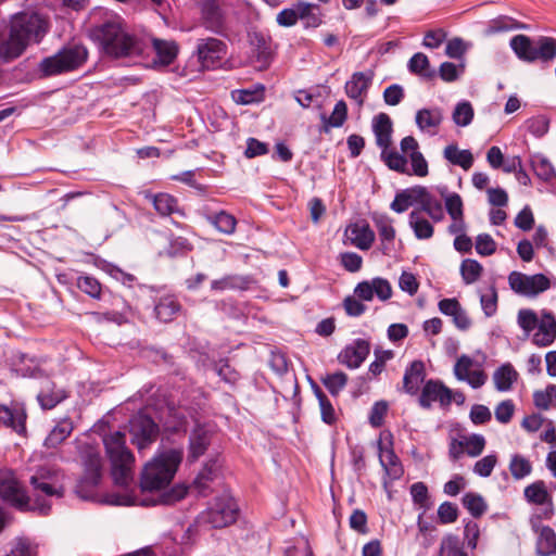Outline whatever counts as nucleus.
I'll use <instances>...</instances> for the list:
<instances>
[{
  "label": "nucleus",
  "mask_w": 556,
  "mask_h": 556,
  "mask_svg": "<svg viewBox=\"0 0 556 556\" xmlns=\"http://www.w3.org/2000/svg\"><path fill=\"white\" fill-rule=\"evenodd\" d=\"M35 498L31 500L26 489L11 469H0V498L20 511H35L46 516L51 509V502L42 498L62 497L64 495V475L54 467H39L29 478Z\"/></svg>",
  "instance_id": "f257e3e1"
},
{
  "label": "nucleus",
  "mask_w": 556,
  "mask_h": 556,
  "mask_svg": "<svg viewBox=\"0 0 556 556\" xmlns=\"http://www.w3.org/2000/svg\"><path fill=\"white\" fill-rule=\"evenodd\" d=\"M48 28V21L36 12L15 14L8 39L0 42V59L4 62L17 59L29 45L40 42Z\"/></svg>",
  "instance_id": "f03ea898"
},
{
  "label": "nucleus",
  "mask_w": 556,
  "mask_h": 556,
  "mask_svg": "<svg viewBox=\"0 0 556 556\" xmlns=\"http://www.w3.org/2000/svg\"><path fill=\"white\" fill-rule=\"evenodd\" d=\"M91 37L102 51L113 59L135 60L143 54L146 48V45L127 33L117 20H110L96 26L91 30Z\"/></svg>",
  "instance_id": "7ed1b4c3"
},
{
  "label": "nucleus",
  "mask_w": 556,
  "mask_h": 556,
  "mask_svg": "<svg viewBox=\"0 0 556 556\" xmlns=\"http://www.w3.org/2000/svg\"><path fill=\"white\" fill-rule=\"evenodd\" d=\"M182 456L181 448H169L157 453L142 469L141 490L152 492L167 488L175 477Z\"/></svg>",
  "instance_id": "20e7f679"
},
{
  "label": "nucleus",
  "mask_w": 556,
  "mask_h": 556,
  "mask_svg": "<svg viewBox=\"0 0 556 556\" xmlns=\"http://www.w3.org/2000/svg\"><path fill=\"white\" fill-rule=\"evenodd\" d=\"M106 455L111 463V475L115 484L127 486L134 479L135 457L126 446V435L114 431L103 437Z\"/></svg>",
  "instance_id": "39448f33"
},
{
  "label": "nucleus",
  "mask_w": 556,
  "mask_h": 556,
  "mask_svg": "<svg viewBox=\"0 0 556 556\" xmlns=\"http://www.w3.org/2000/svg\"><path fill=\"white\" fill-rule=\"evenodd\" d=\"M88 58V51L83 45H67L53 55L43 58L38 70L43 77H51L79 68Z\"/></svg>",
  "instance_id": "423d86ee"
},
{
  "label": "nucleus",
  "mask_w": 556,
  "mask_h": 556,
  "mask_svg": "<svg viewBox=\"0 0 556 556\" xmlns=\"http://www.w3.org/2000/svg\"><path fill=\"white\" fill-rule=\"evenodd\" d=\"M509 45L517 58L523 62H548L556 56V40L551 37L542 36L533 40L526 35H516Z\"/></svg>",
  "instance_id": "0eeeda50"
},
{
  "label": "nucleus",
  "mask_w": 556,
  "mask_h": 556,
  "mask_svg": "<svg viewBox=\"0 0 556 556\" xmlns=\"http://www.w3.org/2000/svg\"><path fill=\"white\" fill-rule=\"evenodd\" d=\"M84 463V476L76 485V493L83 500H93L94 490L102 478V458L98 451L87 446L81 455Z\"/></svg>",
  "instance_id": "6e6552de"
},
{
  "label": "nucleus",
  "mask_w": 556,
  "mask_h": 556,
  "mask_svg": "<svg viewBox=\"0 0 556 556\" xmlns=\"http://www.w3.org/2000/svg\"><path fill=\"white\" fill-rule=\"evenodd\" d=\"M237 516V503L228 494H223L216 497L214 504L200 515V520L212 528L218 529L233 523Z\"/></svg>",
  "instance_id": "1a4fd4ad"
},
{
  "label": "nucleus",
  "mask_w": 556,
  "mask_h": 556,
  "mask_svg": "<svg viewBox=\"0 0 556 556\" xmlns=\"http://www.w3.org/2000/svg\"><path fill=\"white\" fill-rule=\"evenodd\" d=\"M508 285L516 294L535 298L551 288V280L544 274L526 275L514 270L508 275Z\"/></svg>",
  "instance_id": "9d476101"
},
{
  "label": "nucleus",
  "mask_w": 556,
  "mask_h": 556,
  "mask_svg": "<svg viewBox=\"0 0 556 556\" xmlns=\"http://www.w3.org/2000/svg\"><path fill=\"white\" fill-rule=\"evenodd\" d=\"M129 433L131 443L142 452L156 441L160 428L159 425L148 415L137 414L129 421Z\"/></svg>",
  "instance_id": "9b49d317"
},
{
  "label": "nucleus",
  "mask_w": 556,
  "mask_h": 556,
  "mask_svg": "<svg viewBox=\"0 0 556 556\" xmlns=\"http://www.w3.org/2000/svg\"><path fill=\"white\" fill-rule=\"evenodd\" d=\"M226 54V45L217 38L199 39L197 55L201 65L205 68L215 67Z\"/></svg>",
  "instance_id": "f8f14e48"
},
{
  "label": "nucleus",
  "mask_w": 556,
  "mask_h": 556,
  "mask_svg": "<svg viewBox=\"0 0 556 556\" xmlns=\"http://www.w3.org/2000/svg\"><path fill=\"white\" fill-rule=\"evenodd\" d=\"M201 12L205 28L219 36H227L226 14L219 0H205Z\"/></svg>",
  "instance_id": "ddd939ff"
},
{
  "label": "nucleus",
  "mask_w": 556,
  "mask_h": 556,
  "mask_svg": "<svg viewBox=\"0 0 556 556\" xmlns=\"http://www.w3.org/2000/svg\"><path fill=\"white\" fill-rule=\"evenodd\" d=\"M473 359L463 354L454 365L453 372L458 381L467 382L471 388L479 389L488 380L486 374L482 369H472Z\"/></svg>",
  "instance_id": "4468645a"
},
{
  "label": "nucleus",
  "mask_w": 556,
  "mask_h": 556,
  "mask_svg": "<svg viewBox=\"0 0 556 556\" xmlns=\"http://www.w3.org/2000/svg\"><path fill=\"white\" fill-rule=\"evenodd\" d=\"M453 391L439 380H428L420 393L419 404L424 408H430L433 402H439L442 407L452 403Z\"/></svg>",
  "instance_id": "2eb2a0df"
},
{
  "label": "nucleus",
  "mask_w": 556,
  "mask_h": 556,
  "mask_svg": "<svg viewBox=\"0 0 556 556\" xmlns=\"http://www.w3.org/2000/svg\"><path fill=\"white\" fill-rule=\"evenodd\" d=\"M372 75L364 72H356L351 79L345 83L346 96L354 100L358 108L364 105L368 89L371 85Z\"/></svg>",
  "instance_id": "dca6fc26"
},
{
  "label": "nucleus",
  "mask_w": 556,
  "mask_h": 556,
  "mask_svg": "<svg viewBox=\"0 0 556 556\" xmlns=\"http://www.w3.org/2000/svg\"><path fill=\"white\" fill-rule=\"evenodd\" d=\"M532 342L536 346H548L556 339V318L552 312L542 311Z\"/></svg>",
  "instance_id": "f3484780"
},
{
  "label": "nucleus",
  "mask_w": 556,
  "mask_h": 556,
  "mask_svg": "<svg viewBox=\"0 0 556 556\" xmlns=\"http://www.w3.org/2000/svg\"><path fill=\"white\" fill-rule=\"evenodd\" d=\"M438 306L442 314L453 318V324L457 329L466 331L471 327V319L455 298L443 299Z\"/></svg>",
  "instance_id": "a211bd4d"
},
{
  "label": "nucleus",
  "mask_w": 556,
  "mask_h": 556,
  "mask_svg": "<svg viewBox=\"0 0 556 556\" xmlns=\"http://www.w3.org/2000/svg\"><path fill=\"white\" fill-rule=\"evenodd\" d=\"M370 351V344L363 339H357L346 346L340 354V362L349 368H358L366 359Z\"/></svg>",
  "instance_id": "6ab92c4d"
},
{
  "label": "nucleus",
  "mask_w": 556,
  "mask_h": 556,
  "mask_svg": "<svg viewBox=\"0 0 556 556\" xmlns=\"http://www.w3.org/2000/svg\"><path fill=\"white\" fill-rule=\"evenodd\" d=\"M67 397L66 392L56 388L55 383L48 378L41 382L37 400L43 409H51Z\"/></svg>",
  "instance_id": "aec40b11"
},
{
  "label": "nucleus",
  "mask_w": 556,
  "mask_h": 556,
  "mask_svg": "<svg viewBox=\"0 0 556 556\" xmlns=\"http://www.w3.org/2000/svg\"><path fill=\"white\" fill-rule=\"evenodd\" d=\"M211 432L203 426L198 425L189 437V460H197L199 457L204 455L210 443H211Z\"/></svg>",
  "instance_id": "412c9836"
},
{
  "label": "nucleus",
  "mask_w": 556,
  "mask_h": 556,
  "mask_svg": "<svg viewBox=\"0 0 556 556\" xmlns=\"http://www.w3.org/2000/svg\"><path fill=\"white\" fill-rule=\"evenodd\" d=\"M426 377L425 364L421 361H414L406 367L403 377V389L406 393L415 395Z\"/></svg>",
  "instance_id": "4be33fe9"
},
{
  "label": "nucleus",
  "mask_w": 556,
  "mask_h": 556,
  "mask_svg": "<svg viewBox=\"0 0 556 556\" xmlns=\"http://www.w3.org/2000/svg\"><path fill=\"white\" fill-rule=\"evenodd\" d=\"M218 466L215 460L207 462L198 473L191 489L201 496H207L212 492L211 483L217 478Z\"/></svg>",
  "instance_id": "5701e85b"
},
{
  "label": "nucleus",
  "mask_w": 556,
  "mask_h": 556,
  "mask_svg": "<svg viewBox=\"0 0 556 556\" xmlns=\"http://www.w3.org/2000/svg\"><path fill=\"white\" fill-rule=\"evenodd\" d=\"M535 533L536 556H556V532L549 526H539Z\"/></svg>",
  "instance_id": "b1692460"
},
{
  "label": "nucleus",
  "mask_w": 556,
  "mask_h": 556,
  "mask_svg": "<svg viewBox=\"0 0 556 556\" xmlns=\"http://www.w3.org/2000/svg\"><path fill=\"white\" fill-rule=\"evenodd\" d=\"M415 121L421 131L435 135L443 121L442 110L439 108L418 110Z\"/></svg>",
  "instance_id": "393cba45"
},
{
  "label": "nucleus",
  "mask_w": 556,
  "mask_h": 556,
  "mask_svg": "<svg viewBox=\"0 0 556 556\" xmlns=\"http://www.w3.org/2000/svg\"><path fill=\"white\" fill-rule=\"evenodd\" d=\"M372 129L376 136V143L381 149H389L391 144L392 122L388 114L380 113L375 116Z\"/></svg>",
  "instance_id": "a878e982"
},
{
  "label": "nucleus",
  "mask_w": 556,
  "mask_h": 556,
  "mask_svg": "<svg viewBox=\"0 0 556 556\" xmlns=\"http://www.w3.org/2000/svg\"><path fill=\"white\" fill-rule=\"evenodd\" d=\"M180 311L181 305L174 295L160 298L154 306L155 317L163 323L172 321Z\"/></svg>",
  "instance_id": "bb28decb"
},
{
  "label": "nucleus",
  "mask_w": 556,
  "mask_h": 556,
  "mask_svg": "<svg viewBox=\"0 0 556 556\" xmlns=\"http://www.w3.org/2000/svg\"><path fill=\"white\" fill-rule=\"evenodd\" d=\"M351 242L361 250H368L375 241V232L368 224H354L348 228Z\"/></svg>",
  "instance_id": "cd10ccee"
},
{
  "label": "nucleus",
  "mask_w": 556,
  "mask_h": 556,
  "mask_svg": "<svg viewBox=\"0 0 556 556\" xmlns=\"http://www.w3.org/2000/svg\"><path fill=\"white\" fill-rule=\"evenodd\" d=\"M26 414L20 408H10L8 406H0V422L5 427L12 428L16 433L22 434L25 432Z\"/></svg>",
  "instance_id": "c85d7f7f"
},
{
  "label": "nucleus",
  "mask_w": 556,
  "mask_h": 556,
  "mask_svg": "<svg viewBox=\"0 0 556 556\" xmlns=\"http://www.w3.org/2000/svg\"><path fill=\"white\" fill-rule=\"evenodd\" d=\"M379 460H380L381 466L384 469L386 475L390 479L397 480L403 476V473H404L403 466L393 450H391V448L383 450L380 446Z\"/></svg>",
  "instance_id": "c756f323"
},
{
  "label": "nucleus",
  "mask_w": 556,
  "mask_h": 556,
  "mask_svg": "<svg viewBox=\"0 0 556 556\" xmlns=\"http://www.w3.org/2000/svg\"><path fill=\"white\" fill-rule=\"evenodd\" d=\"M74 429L73 422L70 418H64L60 420L53 429L49 432L48 437L45 440L43 445L47 448H55L62 442L70 437Z\"/></svg>",
  "instance_id": "7c9ffc66"
},
{
  "label": "nucleus",
  "mask_w": 556,
  "mask_h": 556,
  "mask_svg": "<svg viewBox=\"0 0 556 556\" xmlns=\"http://www.w3.org/2000/svg\"><path fill=\"white\" fill-rule=\"evenodd\" d=\"M517 378L518 372L509 363L500 366L493 374L495 389L500 392L509 391Z\"/></svg>",
  "instance_id": "2f4dec72"
},
{
  "label": "nucleus",
  "mask_w": 556,
  "mask_h": 556,
  "mask_svg": "<svg viewBox=\"0 0 556 556\" xmlns=\"http://www.w3.org/2000/svg\"><path fill=\"white\" fill-rule=\"evenodd\" d=\"M528 26L507 15H500L488 22L485 34L488 36L510 31L515 29H527Z\"/></svg>",
  "instance_id": "473e14b6"
},
{
  "label": "nucleus",
  "mask_w": 556,
  "mask_h": 556,
  "mask_svg": "<svg viewBox=\"0 0 556 556\" xmlns=\"http://www.w3.org/2000/svg\"><path fill=\"white\" fill-rule=\"evenodd\" d=\"M443 156L453 165H458L468 170L473 164V155L469 150H460L456 144H448L444 148Z\"/></svg>",
  "instance_id": "72a5a7b5"
},
{
  "label": "nucleus",
  "mask_w": 556,
  "mask_h": 556,
  "mask_svg": "<svg viewBox=\"0 0 556 556\" xmlns=\"http://www.w3.org/2000/svg\"><path fill=\"white\" fill-rule=\"evenodd\" d=\"M299 20L303 21L306 27H318L321 20V10L318 4L309 2H298Z\"/></svg>",
  "instance_id": "f704fd0d"
},
{
  "label": "nucleus",
  "mask_w": 556,
  "mask_h": 556,
  "mask_svg": "<svg viewBox=\"0 0 556 556\" xmlns=\"http://www.w3.org/2000/svg\"><path fill=\"white\" fill-rule=\"evenodd\" d=\"M205 218L222 233L232 235L236 230L237 219L233 215L227 213L226 211L207 214Z\"/></svg>",
  "instance_id": "c9c22d12"
},
{
  "label": "nucleus",
  "mask_w": 556,
  "mask_h": 556,
  "mask_svg": "<svg viewBox=\"0 0 556 556\" xmlns=\"http://www.w3.org/2000/svg\"><path fill=\"white\" fill-rule=\"evenodd\" d=\"M374 222L382 241V252L383 254H388L389 244L392 243L395 238V229L392 226V220L387 215H377L374 216Z\"/></svg>",
  "instance_id": "e433bc0d"
},
{
  "label": "nucleus",
  "mask_w": 556,
  "mask_h": 556,
  "mask_svg": "<svg viewBox=\"0 0 556 556\" xmlns=\"http://www.w3.org/2000/svg\"><path fill=\"white\" fill-rule=\"evenodd\" d=\"M409 226L420 240L430 239L433 236V226L420 211L414 210L409 213Z\"/></svg>",
  "instance_id": "4c0bfd02"
},
{
  "label": "nucleus",
  "mask_w": 556,
  "mask_h": 556,
  "mask_svg": "<svg viewBox=\"0 0 556 556\" xmlns=\"http://www.w3.org/2000/svg\"><path fill=\"white\" fill-rule=\"evenodd\" d=\"M151 201L156 212L162 216H169L175 213L181 214L176 198L168 193L151 195Z\"/></svg>",
  "instance_id": "58836bf2"
},
{
  "label": "nucleus",
  "mask_w": 556,
  "mask_h": 556,
  "mask_svg": "<svg viewBox=\"0 0 556 556\" xmlns=\"http://www.w3.org/2000/svg\"><path fill=\"white\" fill-rule=\"evenodd\" d=\"M348 118V106L343 100L336 103L333 111L329 117L321 115L323 129L328 132L330 128H339L343 126Z\"/></svg>",
  "instance_id": "ea45409f"
},
{
  "label": "nucleus",
  "mask_w": 556,
  "mask_h": 556,
  "mask_svg": "<svg viewBox=\"0 0 556 556\" xmlns=\"http://www.w3.org/2000/svg\"><path fill=\"white\" fill-rule=\"evenodd\" d=\"M249 42L260 61H266L270 55L269 37L262 31L252 30L248 34Z\"/></svg>",
  "instance_id": "a19ab883"
},
{
  "label": "nucleus",
  "mask_w": 556,
  "mask_h": 556,
  "mask_svg": "<svg viewBox=\"0 0 556 556\" xmlns=\"http://www.w3.org/2000/svg\"><path fill=\"white\" fill-rule=\"evenodd\" d=\"M153 48L163 65L170 64L177 56L178 47L174 41L153 39Z\"/></svg>",
  "instance_id": "79ce46f5"
},
{
  "label": "nucleus",
  "mask_w": 556,
  "mask_h": 556,
  "mask_svg": "<svg viewBox=\"0 0 556 556\" xmlns=\"http://www.w3.org/2000/svg\"><path fill=\"white\" fill-rule=\"evenodd\" d=\"M531 165L535 175L544 181H551L556 176L554 166L549 160L542 154L533 155Z\"/></svg>",
  "instance_id": "37998d69"
},
{
  "label": "nucleus",
  "mask_w": 556,
  "mask_h": 556,
  "mask_svg": "<svg viewBox=\"0 0 556 556\" xmlns=\"http://www.w3.org/2000/svg\"><path fill=\"white\" fill-rule=\"evenodd\" d=\"M313 390L319 402L323 421L332 425L336 421V413L331 402L317 384L313 386Z\"/></svg>",
  "instance_id": "c03bdc74"
},
{
  "label": "nucleus",
  "mask_w": 556,
  "mask_h": 556,
  "mask_svg": "<svg viewBox=\"0 0 556 556\" xmlns=\"http://www.w3.org/2000/svg\"><path fill=\"white\" fill-rule=\"evenodd\" d=\"M440 556H468L457 535L447 534L441 541Z\"/></svg>",
  "instance_id": "a18cd8bd"
},
{
  "label": "nucleus",
  "mask_w": 556,
  "mask_h": 556,
  "mask_svg": "<svg viewBox=\"0 0 556 556\" xmlns=\"http://www.w3.org/2000/svg\"><path fill=\"white\" fill-rule=\"evenodd\" d=\"M482 265L471 258L464 260L460 264V275L466 285L476 282L482 274Z\"/></svg>",
  "instance_id": "49530a36"
},
{
  "label": "nucleus",
  "mask_w": 556,
  "mask_h": 556,
  "mask_svg": "<svg viewBox=\"0 0 556 556\" xmlns=\"http://www.w3.org/2000/svg\"><path fill=\"white\" fill-rule=\"evenodd\" d=\"M381 156L390 169L402 174H409L407 169V159L397 151H389L382 149Z\"/></svg>",
  "instance_id": "de8ad7c7"
},
{
  "label": "nucleus",
  "mask_w": 556,
  "mask_h": 556,
  "mask_svg": "<svg viewBox=\"0 0 556 556\" xmlns=\"http://www.w3.org/2000/svg\"><path fill=\"white\" fill-rule=\"evenodd\" d=\"M452 117L457 126H468L473 118V109L471 103L468 101L458 102L454 109Z\"/></svg>",
  "instance_id": "09e8293b"
},
{
  "label": "nucleus",
  "mask_w": 556,
  "mask_h": 556,
  "mask_svg": "<svg viewBox=\"0 0 556 556\" xmlns=\"http://www.w3.org/2000/svg\"><path fill=\"white\" fill-rule=\"evenodd\" d=\"M463 505L476 518L482 516L486 510L483 497L472 492L466 493L463 496Z\"/></svg>",
  "instance_id": "8fccbe9b"
},
{
  "label": "nucleus",
  "mask_w": 556,
  "mask_h": 556,
  "mask_svg": "<svg viewBox=\"0 0 556 556\" xmlns=\"http://www.w3.org/2000/svg\"><path fill=\"white\" fill-rule=\"evenodd\" d=\"M417 211L427 214L435 223L444 219L442 203L432 194Z\"/></svg>",
  "instance_id": "3c124183"
},
{
  "label": "nucleus",
  "mask_w": 556,
  "mask_h": 556,
  "mask_svg": "<svg viewBox=\"0 0 556 556\" xmlns=\"http://www.w3.org/2000/svg\"><path fill=\"white\" fill-rule=\"evenodd\" d=\"M509 470L516 480H520L530 475L532 466L526 457L516 454L510 459Z\"/></svg>",
  "instance_id": "603ef678"
},
{
  "label": "nucleus",
  "mask_w": 556,
  "mask_h": 556,
  "mask_svg": "<svg viewBox=\"0 0 556 556\" xmlns=\"http://www.w3.org/2000/svg\"><path fill=\"white\" fill-rule=\"evenodd\" d=\"M555 400L556 384H548L545 390L535 391L533 393L534 405L542 410H547Z\"/></svg>",
  "instance_id": "864d4df0"
},
{
  "label": "nucleus",
  "mask_w": 556,
  "mask_h": 556,
  "mask_svg": "<svg viewBox=\"0 0 556 556\" xmlns=\"http://www.w3.org/2000/svg\"><path fill=\"white\" fill-rule=\"evenodd\" d=\"M324 386L332 395H338L346 386L348 376L343 371L327 375L321 379Z\"/></svg>",
  "instance_id": "5fc2aeb1"
},
{
  "label": "nucleus",
  "mask_w": 556,
  "mask_h": 556,
  "mask_svg": "<svg viewBox=\"0 0 556 556\" xmlns=\"http://www.w3.org/2000/svg\"><path fill=\"white\" fill-rule=\"evenodd\" d=\"M526 498L536 505H543L548 497V493L542 481L532 483L525 489Z\"/></svg>",
  "instance_id": "6e6d98bb"
},
{
  "label": "nucleus",
  "mask_w": 556,
  "mask_h": 556,
  "mask_svg": "<svg viewBox=\"0 0 556 556\" xmlns=\"http://www.w3.org/2000/svg\"><path fill=\"white\" fill-rule=\"evenodd\" d=\"M408 70L414 74H418L425 77H431L433 74L429 71L428 56L421 52L415 53L410 58L408 62Z\"/></svg>",
  "instance_id": "4d7b16f0"
},
{
  "label": "nucleus",
  "mask_w": 556,
  "mask_h": 556,
  "mask_svg": "<svg viewBox=\"0 0 556 556\" xmlns=\"http://www.w3.org/2000/svg\"><path fill=\"white\" fill-rule=\"evenodd\" d=\"M539 317L533 309L522 308L518 312L517 323L527 336L536 328Z\"/></svg>",
  "instance_id": "13d9d810"
},
{
  "label": "nucleus",
  "mask_w": 556,
  "mask_h": 556,
  "mask_svg": "<svg viewBox=\"0 0 556 556\" xmlns=\"http://www.w3.org/2000/svg\"><path fill=\"white\" fill-rule=\"evenodd\" d=\"M264 87L260 86L256 89H242L233 93V99L240 104H251L263 100Z\"/></svg>",
  "instance_id": "bf43d9fd"
},
{
  "label": "nucleus",
  "mask_w": 556,
  "mask_h": 556,
  "mask_svg": "<svg viewBox=\"0 0 556 556\" xmlns=\"http://www.w3.org/2000/svg\"><path fill=\"white\" fill-rule=\"evenodd\" d=\"M465 451L470 457L479 456L485 446V439L481 434H471L463 439Z\"/></svg>",
  "instance_id": "052dcab7"
},
{
  "label": "nucleus",
  "mask_w": 556,
  "mask_h": 556,
  "mask_svg": "<svg viewBox=\"0 0 556 556\" xmlns=\"http://www.w3.org/2000/svg\"><path fill=\"white\" fill-rule=\"evenodd\" d=\"M77 287L91 298L99 299L101 294L100 282L91 276H80L77 279Z\"/></svg>",
  "instance_id": "680f3d73"
},
{
  "label": "nucleus",
  "mask_w": 556,
  "mask_h": 556,
  "mask_svg": "<svg viewBox=\"0 0 556 556\" xmlns=\"http://www.w3.org/2000/svg\"><path fill=\"white\" fill-rule=\"evenodd\" d=\"M463 200L458 193L446 194L445 208L452 219L464 217Z\"/></svg>",
  "instance_id": "e2e57ef3"
},
{
  "label": "nucleus",
  "mask_w": 556,
  "mask_h": 556,
  "mask_svg": "<svg viewBox=\"0 0 556 556\" xmlns=\"http://www.w3.org/2000/svg\"><path fill=\"white\" fill-rule=\"evenodd\" d=\"M481 307L486 317H491L497 309V292L494 286H491L486 293L480 296Z\"/></svg>",
  "instance_id": "0e129e2a"
},
{
  "label": "nucleus",
  "mask_w": 556,
  "mask_h": 556,
  "mask_svg": "<svg viewBox=\"0 0 556 556\" xmlns=\"http://www.w3.org/2000/svg\"><path fill=\"white\" fill-rule=\"evenodd\" d=\"M497 463V457L494 454L486 455L483 458L479 459L473 466V472L480 477L486 478L491 476L495 465Z\"/></svg>",
  "instance_id": "69168bd1"
},
{
  "label": "nucleus",
  "mask_w": 556,
  "mask_h": 556,
  "mask_svg": "<svg viewBox=\"0 0 556 556\" xmlns=\"http://www.w3.org/2000/svg\"><path fill=\"white\" fill-rule=\"evenodd\" d=\"M438 517L443 525L453 523L458 518V508L451 502H444L438 508Z\"/></svg>",
  "instance_id": "338daca9"
},
{
  "label": "nucleus",
  "mask_w": 556,
  "mask_h": 556,
  "mask_svg": "<svg viewBox=\"0 0 556 556\" xmlns=\"http://www.w3.org/2000/svg\"><path fill=\"white\" fill-rule=\"evenodd\" d=\"M476 251L482 256H489L495 253L496 243L488 233H480L476 239Z\"/></svg>",
  "instance_id": "774afa93"
}]
</instances>
